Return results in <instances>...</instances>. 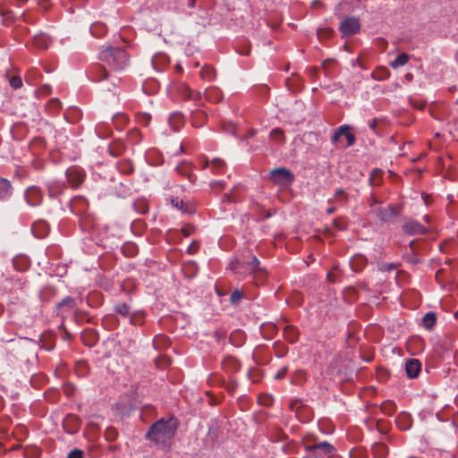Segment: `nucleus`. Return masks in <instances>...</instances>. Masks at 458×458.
Here are the masks:
<instances>
[{"label":"nucleus","instance_id":"f257e3e1","mask_svg":"<svg viewBox=\"0 0 458 458\" xmlns=\"http://www.w3.org/2000/svg\"><path fill=\"white\" fill-rule=\"evenodd\" d=\"M179 422L175 418L160 419L153 423L145 435V438L155 443L162 450H170Z\"/></svg>","mask_w":458,"mask_h":458},{"label":"nucleus","instance_id":"f03ea898","mask_svg":"<svg viewBox=\"0 0 458 458\" xmlns=\"http://www.w3.org/2000/svg\"><path fill=\"white\" fill-rule=\"evenodd\" d=\"M98 59L113 72L124 71L130 63V57L127 53L120 47H106L100 50Z\"/></svg>","mask_w":458,"mask_h":458},{"label":"nucleus","instance_id":"7ed1b4c3","mask_svg":"<svg viewBox=\"0 0 458 458\" xmlns=\"http://www.w3.org/2000/svg\"><path fill=\"white\" fill-rule=\"evenodd\" d=\"M271 181L279 186H289L293 183L294 177L287 168H275L270 171Z\"/></svg>","mask_w":458,"mask_h":458},{"label":"nucleus","instance_id":"20e7f679","mask_svg":"<svg viewBox=\"0 0 458 458\" xmlns=\"http://www.w3.org/2000/svg\"><path fill=\"white\" fill-rule=\"evenodd\" d=\"M306 449L314 457H329L335 451V447L327 441H322L312 445H306Z\"/></svg>","mask_w":458,"mask_h":458},{"label":"nucleus","instance_id":"39448f33","mask_svg":"<svg viewBox=\"0 0 458 458\" xmlns=\"http://www.w3.org/2000/svg\"><path fill=\"white\" fill-rule=\"evenodd\" d=\"M360 29V21L354 17L344 19L339 26V31L341 32L343 38H347L358 33Z\"/></svg>","mask_w":458,"mask_h":458},{"label":"nucleus","instance_id":"423d86ee","mask_svg":"<svg viewBox=\"0 0 458 458\" xmlns=\"http://www.w3.org/2000/svg\"><path fill=\"white\" fill-rule=\"evenodd\" d=\"M24 199L30 207H37L42 203L43 193L38 186H30L24 192Z\"/></svg>","mask_w":458,"mask_h":458},{"label":"nucleus","instance_id":"0eeeda50","mask_svg":"<svg viewBox=\"0 0 458 458\" xmlns=\"http://www.w3.org/2000/svg\"><path fill=\"white\" fill-rule=\"evenodd\" d=\"M403 230L409 235L425 234L427 233V228L424 225L412 219L404 221Z\"/></svg>","mask_w":458,"mask_h":458},{"label":"nucleus","instance_id":"6e6552de","mask_svg":"<svg viewBox=\"0 0 458 458\" xmlns=\"http://www.w3.org/2000/svg\"><path fill=\"white\" fill-rule=\"evenodd\" d=\"M247 265L249 272L253 275L255 279L262 280L266 277L267 272L265 268L260 267V262L256 256H252Z\"/></svg>","mask_w":458,"mask_h":458},{"label":"nucleus","instance_id":"1a4fd4ad","mask_svg":"<svg viewBox=\"0 0 458 458\" xmlns=\"http://www.w3.org/2000/svg\"><path fill=\"white\" fill-rule=\"evenodd\" d=\"M66 178L72 188H78L84 181V174L80 169L72 167L67 169Z\"/></svg>","mask_w":458,"mask_h":458},{"label":"nucleus","instance_id":"9d476101","mask_svg":"<svg viewBox=\"0 0 458 458\" xmlns=\"http://www.w3.org/2000/svg\"><path fill=\"white\" fill-rule=\"evenodd\" d=\"M80 424V419L73 414L66 415L63 420V427L64 430L71 435L78 432Z\"/></svg>","mask_w":458,"mask_h":458},{"label":"nucleus","instance_id":"9b49d317","mask_svg":"<svg viewBox=\"0 0 458 458\" xmlns=\"http://www.w3.org/2000/svg\"><path fill=\"white\" fill-rule=\"evenodd\" d=\"M421 369V364L417 359H409L405 362V371L406 375L410 378H416Z\"/></svg>","mask_w":458,"mask_h":458},{"label":"nucleus","instance_id":"f8f14e48","mask_svg":"<svg viewBox=\"0 0 458 458\" xmlns=\"http://www.w3.org/2000/svg\"><path fill=\"white\" fill-rule=\"evenodd\" d=\"M81 339L86 346L92 347L98 343V335L94 329L87 328L82 331Z\"/></svg>","mask_w":458,"mask_h":458},{"label":"nucleus","instance_id":"ddd939ff","mask_svg":"<svg viewBox=\"0 0 458 458\" xmlns=\"http://www.w3.org/2000/svg\"><path fill=\"white\" fill-rule=\"evenodd\" d=\"M13 188L9 180L0 177V201H5L13 195Z\"/></svg>","mask_w":458,"mask_h":458},{"label":"nucleus","instance_id":"4468645a","mask_svg":"<svg viewBox=\"0 0 458 458\" xmlns=\"http://www.w3.org/2000/svg\"><path fill=\"white\" fill-rule=\"evenodd\" d=\"M222 368L228 373H233L240 370L241 363L236 358L233 356H227L222 361Z\"/></svg>","mask_w":458,"mask_h":458},{"label":"nucleus","instance_id":"2eb2a0df","mask_svg":"<svg viewBox=\"0 0 458 458\" xmlns=\"http://www.w3.org/2000/svg\"><path fill=\"white\" fill-rule=\"evenodd\" d=\"M107 76L106 69L101 64H95L89 70V77L93 81H101Z\"/></svg>","mask_w":458,"mask_h":458},{"label":"nucleus","instance_id":"dca6fc26","mask_svg":"<svg viewBox=\"0 0 458 458\" xmlns=\"http://www.w3.org/2000/svg\"><path fill=\"white\" fill-rule=\"evenodd\" d=\"M395 423L401 430H408L412 424L411 416L408 412L402 411L397 415Z\"/></svg>","mask_w":458,"mask_h":458},{"label":"nucleus","instance_id":"f3484780","mask_svg":"<svg viewBox=\"0 0 458 458\" xmlns=\"http://www.w3.org/2000/svg\"><path fill=\"white\" fill-rule=\"evenodd\" d=\"M192 164L189 162H182L176 166V171L182 176L187 177L191 182H195L196 176L192 174Z\"/></svg>","mask_w":458,"mask_h":458},{"label":"nucleus","instance_id":"a211bd4d","mask_svg":"<svg viewBox=\"0 0 458 458\" xmlns=\"http://www.w3.org/2000/svg\"><path fill=\"white\" fill-rule=\"evenodd\" d=\"M284 330V337L290 344H294L298 341L300 336L299 329L293 325H286L283 328Z\"/></svg>","mask_w":458,"mask_h":458},{"label":"nucleus","instance_id":"6ab92c4d","mask_svg":"<svg viewBox=\"0 0 458 458\" xmlns=\"http://www.w3.org/2000/svg\"><path fill=\"white\" fill-rule=\"evenodd\" d=\"M32 233L34 235L38 238H43L45 237L48 231L49 227L48 225L42 220L37 221L32 225Z\"/></svg>","mask_w":458,"mask_h":458},{"label":"nucleus","instance_id":"aec40b11","mask_svg":"<svg viewBox=\"0 0 458 458\" xmlns=\"http://www.w3.org/2000/svg\"><path fill=\"white\" fill-rule=\"evenodd\" d=\"M169 125L174 131H178L184 123L183 116L181 113H174L169 116Z\"/></svg>","mask_w":458,"mask_h":458},{"label":"nucleus","instance_id":"412c9836","mask_svg":"<svg viewBox=\"0 0 458 458\" xmlns=\"http://www.w3.org/2000/svg\"><path fill=\"white\" fill-rule=\"evenodd\" d=\"M207 119V114L201 110H195L191 112V124L196 128H200L204 125Z\"/></svg>","mask_w":458,"mask_h":458},{"label":"nucleus","instance_id":"4be33fe9","mask_svg":"<svg viewBox=\"0 0 458 458\" xmlns=\"http://www.w3.org/2000/svg\"><path fill=\"white\" fill-rule=\"evenodd\" d=\"M31 43L38 49L43 50L48 47L50 44V38L45 34L37 35L32 38Z\"/></svg>","mask_w":458,"mask_h":458},{"label":"nucleus","instance_id":"5701e85b","mask_svg":"<svg viewBox=\"0 0 458 458\" xmlns=\"http://www.w3.org/2000/svg\"><path fill=\"white\" fill-rule=\"evenodd\" d=\"M375 212L382 221H388L397 214L393 206H388L386 208H377Z\"/></svg>","mask_w":458,"mask_h":458},{"label":"nucleus","instance_id":"b1692460","mask_svg":"<svg viewBox=\"0 0 458 458\" xmlns=\"http://www.w3.org/2000/svg\"><path fill=\"white\" fill-rule=\"evenodd\" d=\"M205 98L208 101L219 102L220 100H222L223 95L219 89L211 87V88H208L205 90Z\"/></svg>","mask_w":458,"mask_h":458},{"label":"nucleus","instance_id":"393cba45","mask_svg":"<svg viewBox=\"0 0 458 458\" xmlns=\"http://www.w3.org/2000/svg\"><path fill=\"white\" fill-rule=\"evenodd\" d=\"M145 318L146 313L142 310L134 311L131 313L129 317L131 325L135 327L142 326L144 324Z\"/></svg>","mask_w":458,"mask_h":458},{"label":"nucleus","instance_id":"a878e982","mask_svg":"<svg viewBox=\"0 0 458 458\" xmlns=\"http://www.w3.org/2000/svg\"><path fill=\"white\" fill-rule=\"evenodd\" d=\"M371 449L377 458H385L388 454V447L384 443H375Z\"/></svg>","mask_w":458,"mask_h":458},{"label":"nucleus","instance_id":"bb28decb","mask_svg":"<svg viewBox=\"0 0 458 458\" xmlns=\"http://www.w3.org/2000/svg\"><path fill=\"white\" fill-rule=\"evenodd\" d=\"M229 339L233 345L241 347L245 342V334L241 330H236L230 335Z\"/></svg>","mask_w":458,"mask_h":458},{"label":"nucleus","instance_id":"cd10ccee","mask_svg":"<svg viewBox=\"0 0 458 458\" xmlns=\"http://www.w3.org/2000/svg\"><path fill=\"white\" fill-rule=\"evenodd\" d=\"M269 139L275 144H284L285 142L284 132L279 128H275L270 131Z\"/></svg>","mask_w":458,"mask_h":458},{"label":"nucleus","instance_id":"c85d7f7f","mask_svg":"<svg viewBox=\"0 0 458 458\" xmlns=\"http://www.w3.org/2000/svg\"><path fill=\"white\" fill-rule=\"evenodd\" d=\"M182 272L186 277H193L198 273L197 263L195 261L185 262L182 266Z\"/></svg>","mask_w":458,"mask_h":458},{"label":"nucleus","instance_id":"c756f323","mask_svg":"<svg viewBox=\"0 0 458 458\" xmlns=\"http://www.w3.org/2000/svg\"><path fill=\"white\" fill-rule=\"evenodd\" d=\"M169 338L164 335H158L153 339V346L157 350L165 349L169 346Z\"/></svg>","mask_w":458,"mask_h":458},{"label":"nucleus","instance_id":"7c9ffc66","mask_svg":"<svg viewBox=\"0 0 458 458\" xmlns=\"http://www.w3.org/2000/svg\"><path fill=\"white\" fill-rule=\"evenodd\" d=\"M107 31L106 26L102 22H95L90 26V32L96 38L103 37Z\"/></svg>","mask_w":458,"mask_h":458},{"label":"nucleus","instance_id":"2f4dec72","mask_svg":"<svg viewBox=\"0 0 458 458\" xmlns=\"http://www.w3.org/2000/svg\"><path fill=\"white\" fill-rule=\"evenodd\" d=\"M410 60V55L406 53H402L396 56L394 60L390 62V66L393 69H397L401 66L405 65Z\"/></svg>","mask_w":458,"mask_h":458},{"label":"nucleus","instance_id":"473e14b6","mask_svg":"<svg viewBox=\"0 0 458 458\" xmlns=\"http://www.w3.org/2000/svg\"><path fill=\"white\" fill-rule=\"evenodd\" d=\"M396 408L395 403L392 400H386L380 405L381 411L387 416L393 415L396 411Z\"/></svg>","mask_w":458,"mask_h":458},{"label":"nucleus","instance_id":"72a5a7b5","mask_svg":"<svg viewBox=\"0 0 458 458\" xmlns=\"http://www.w3.org/2000/svg\"><path fill=\"white\" fill-rule=\"evenodd\" d=\"M200 77L205 81H213L216 78V70L211 65H204L200 70Z\"/></svg>","mask_w":458,"mask_h":458},{"label":"nucleus","instance_id":"f704fd0d","mask_svg":"<svg viewBox=\"0 0 458 458\" xmlns=\"http://www.w3.org/2000/svg\"><path fill=\"white\" fill-rule=\"evenodd\" d=\"M114 310L124 318L130 317L131 315V306L126 302H117L114 306Z\"/></svg>","mask_w":458,"mask_h":458},{"label":"nucleus","instance_id":"c9c22d12","mask_svg":"<svg viewBox=\"0 0 458 458\" xmlns=\"http://www.w3.org/2000/svg\"><path fill=\"white\" fill-rule=\"evenodd\" d=\"M139 251L138 246L133 242H125L122 246V252L124 256L134 257Z\"/></svg>","mask_w":458,"mask_h":458},{"label":"nucleus","instance_id":"e433bc0d","mask_svg":"<svg viewBox=\"0 0 458 458\" xmlns=\"http://www.w3.org/2000/svg\"><path fill=\"white\" fill-rule=\"evenodd\" d=\"M211 169L214 174L224 173L225 169V162L219 157H215L211 160Z\"/></svg>","mask_w":458,"mask_h":458},{"label":"nucleus","instance_id":"4c0bfd02","mask_svg":"<svg viewBox=\"0 0 458 458\" xmlns=\"http://www.w3.org/2000/svg\"><path fill=\"white\" fill-rule=\"evenodd\" d=\"M437 321V318L434 312H428L423 317L422 324L424 327L428 330H431L435 326Z\"/></svg>","mask_w":458,"mask_h":458},{"label":"nucleus","instance_id":"58836bf2","mask_svg":"<svg viewBox=\"0 0 458 458\" xmlns=\"http://www.w3.org/2000/svg\"><path fill=\"white\" fill-rule=\"evenodd\" d=\"M278 327L274 324H264L260 327L261 334L265 337H273V335L276 333Z\"/></svg>","mask_w":458,"mask_h":458},{"label":"nucleus","instance_id":"ea45409f","mask_svg":"<svg viewBox=\"0 0 458 458\" xmlns=\"http://www.w3.org/2000/svg\"><path fill=\"white\" fill-rule=\"evenodd\" d=\"M383 177V172L380 169H374L369 178L371 186L379 185Z\"/></svg>","mask_w":458,"mask_h":458},{"label":"nucleus","instance_id":"a19ab883","mask_svg":"<svg viewBox=\"0 0 458 458\" xmlns=\"http://www.w3.org/2000/svg\"><path fill=\"white\" fill-rule=\"evenodd\" d=\"M151 121V115L146 112H140L136 114V122L141 126H148Z\"/></svg>","mask_w":458,"mask_h":458},{"label":"nucleus","instance_id":"79ce46f5","mask_svg":"<svg viewBox=\"0 0 458 458\" xmlns=\"http://www.w3.org/2000/svg\"><path fill=\"white\" fill-rule=\"evenodd\" d=\"M13 267L20 271L26 270L29 267L27 259L23 257H16L13 260Z\"/></svg>","mask_w":458,"mask_h":458},{"label":"nucleus","instance_id":"37998d69","mask_svg":"<svg viewBox=\"0 0 458 458\" xmlns=\"http://www.w3.org/2000/svg\"><path fill=\"white\" fill-rule=\"evenodd\" d=\"M334 34V30L331 28L318 29L317 35L319 40L329 38Z\"/></svg>","mask_w":458,"mask_h":458},{"label":"nucleus","instance_id":"c03bdc74","mask_svg":"<svg viewBox=\"0 0 458 458\" xmlns=\"http://www.w3.org/2000/svg\"><path fill=\"white\" fill-rule=\"evenodd\" d=\"M341 127H345L346 131H344V134L342 136H344L347 140V146L351 147L355 143L356 138L355 136L350 132L351 127L349 125H341Z\"/></svg>","mask_w":458,"mask_h":458},{"label":"nucleus","instance_id":"a18cd8bd","mask_svg":"<svg viewBox=\"0 0 458 458\" xmlns=\"http://www.w3.org/2000/svg\"><path fill=\"white\" fill-rule=\"evenodd\" d=\"M243 297V293L238 290V289H235L232 292L231 295H230V302L232 304H238L241 300L242 299Z\"/></svg>","mask_w":458,"mask_h":458},{"label":"nucleus","instance_id":"49530a36","mask_svg":"<svg viewBox=\"0 0 458 458\" xmlns=\"http://www.w3.org/2000/svg\"><path fill=\"white\" fill-rule=\"evenodd\" d=\"M58 305L59 307H67L69 309H73L76 307V301L72 297H66L63 299Z\"/></svg>","mask_w":458,"mask_h":458},{"label":"nucleus","instance_id":"de8ad7c7","mask_svg":"<svg viewBox=\"0 0 458 458\" xmlns=\"http://www.w3.org/2000/svg\"><path fill=\"white\" fill-rule=\"evenodd\" d=\"M61 102L59 99L57 98H52L48 103H47V108L53 112H55L57 110H59L61 108Z\"/></svg>","mask_w":458,"mask_h":458},{"label":"nucleus","instance_id":"09e8293b","mask_svg":"<svg viewBox=\"0 0 458 458\" xmlns=\"http://www.w3.org/2000/svg\"><path fill=\"white\" fill-rule=\"evenodd\" d=\"M389 75H390V72L387 69H381L380 71H378V73H377V74L372 73V77L375 80H378V81L385 80V79L388 78Z\"/></svg>","mask_w":458,"mask_h":458},{"label":"nucleus","instance_id":"8fccbe9b","mask_svg":"<svg viewBox=\"0 0 458 458\" xmlns=\"http://www.w3.org/2000/svg\"><path fill=\"white\" fill-rule=\"evenodd\" d=\"M76 205H81L83 208L88 207V201L84 197H76L72 200V207H75Z\"/></svg>","mask_w":458,"mask_h":458},{"label":"nucleus","instance_id":"3c124183","mask_svg":"<svg viewBox=\"0 0 458 458\" xmlns=\"http://www.w3.org/2000/svg\"><path fill=\"white\" fill-rule=\"evenodd\" d=\"M170 362L171 360L167 357H159L156 360L157 366L160 369H165L166 366L170 364Z\"/></svg>","mask_w":458,"mask_h":458},{"label":"nucleus","instance_id":"603ef678","mask_svg":"<svg viewBox=\"0 0 458 458\" xmlns=\"http://www.w3.org/2000/svg\"><path fill=\"white\" fill-rule=\"evenodd\" d=\"M9 82L10 85L15 89L21 88L22 85V81L19 76H13Z\"/></svg>","mask_w":458,"mask_h":458},{"label":"nucleus","instance_id":"864d4df0","mask_svg":"<svg viewBox=\"0 0 458 458\" xmlns=\"http://www.w3.org/2000/svg\"><path fill=\"white\" fill-rule=\"evenodd\" d=\"M84 453L81 449H72L69 452L67 458H83Z\"/></svg>","mask_w":458,"mask_h":458},{"label":"nucleus","instance_id":"5fc2aeb1","mask_svg":"<svg viewBox=\"0 0 458 458\" xmlns=\"http://www.w3.org/2000/svg\"><path fill=\"white\" fill-rule=\"evenodd\" d=\"M335 198L338 201L345 200L347 199V193L344 191V189H337L335 193Z\"/></svg>","mask_w":458,"mask_h":458},{"label":"nucleus","instance_id":"6e6d98bb","mask_svg":"<svg viewBox=\"0 0 458 458\" xmlns=\"http://www.w3.org/2000/svg\"><path fill=\"white\" fill-rule=\"evenodd\" d=\"M117 436V432L114 428H108L106 431V437L109 441H113L115 439Z\"/></svg>","mask_w":458,"mask_h":458},{"label":"nucleus","instance_id":"4d7b16f0","mask_svg":"<svg viewBox=\"0 0 458 458\" xmlns=\"http://www.w3.org/2000/svg\"><path fill=\"white\" fill-rule=\"evenodd\" d=\"M346 131V128L345 127H339L336 131L334 133L333 137H332V142L333 143H335L339 138L344 134V131Z\"/></svg>","mask_w":458,"mask_h":458},{"label":"nucleus","instance_id":"13d9d810","mask_svg":"<svg viewBox=\"0 0 458 458\" xmlns=\"http://www.w3.org/2000/svg\"><path fill=\"white\" fill-rule=\"evenodd\" d=\"M334 225L339 230H344L346 228V222L342 218H336L334 220Z\"/></svg>","mask_w":458,"mask_h":458},{"label":"nucleus","instance_id":"bf43d9fd","mask_svg":"<svg viewBox=\"0 0 458 458\" xmlns=\"http://www.w3.org/2000/svg\"><path fill=\"white\" fill-rule=\"evenodd\" d=\"M38 5L44 12H47L50 8L49 0H38Z\"/></svg>","mask_w":458,"mask_h":458},{"label":"nucleus","instance_id":"052dcab7","mask_svg":"<svg viewBox=\"0 0 458 458\" xmlns=\"http://www.w3.org/2000/svg\"><path fill=\"white\" fill-rule=\"evenodd\" d=\"M199 161H200V168L201 169H206L209 166V161L207 157H204V156L200 157Z\"/></svg>","mask_w":458,"mask_h":458},{"label":"nucleus","instance_id":"680f3d73","mask_svg":"<svg viewBox=\"0 0 458 458\" xmlns=\"http://www.w3.org/2000/svg\"><path fill=\"white\" fill-rule=\"evenodd\" d=\"M377 118H374L372 120H369L368 122V125L369 127L370 130H372L374 132L377 133Z\"/></svg>","mask_w":458,"mask_h":458},{"label":"nucleus","instance_id":"e2e57ef3","mask_svg":"<svg viewBox=\"0 0 458 458\" xmlns=\"http://www.w3.org/2000/svg\"><path fill=\"white\" fill-rule=\"evenodd\" d=\"M193 232V227L189 225V226H184L182 228V233L184 236L188 237L190 236Z\"/></svg>","mask_w":458,"mask_h":458},{"label":"nucleus","instance_id":"0e129e2a","mask_svg":"<svg viewBox=\"0 0 458 458\" xmlns=\"http://www.w3.org/2000/svg\"><path fill=\"white\" fill-rule=\"evenodd\" d=\"M286 372H287V368H283L282 369H280L275 376V378L276 379H282L285 377L286 375Z\"/></svg>","mask_w":458,"mask_h":458},{"label":"nucleus","instance_id":"69168bd1","mask_svg":"<svg viewBox=\"0 0 458 458\" xmlns=\"http://www.w3.org/2000/svg\"><path fill=\"white\" fill-rule=\"evenodd\" d=\"M237 51L240 55H249L250 53V47L249 45H246L242 49L238 48Z\"/></svg>","mask_w":458,"mask_h":458},{"label":"nucleus","instance_id":"338daca9","mask_svg":"<svg viewBox=\"0 0 458 458\" xmlns=\"http://www.w3.org/2000/svg\"><path fill=\"white\" fill-rule=\"evenodd\" d=\"M301 407V402L298 400L293 401L290 403V408L292 411H298L299 408Z\"/></svg>","mask_w":458,"mask_h":458},{"label":"nucleus","instance_id":"774afa93","mask_svg":"<svg viewBox=\"0 0 458 458\" xmlns=\"http://www.w3.org/2000/svg\"><path fill=\"white\" fill-rule=\"evenodd\" d=\"M411 103L413 106V107H415L419 110H423L426 106V104L423 102L411 101Z\"/></svg>","mask_w":458,"mask_h":458}]
</instances>
